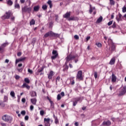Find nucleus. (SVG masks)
<instances>
[{
    "label": "nucleus",
    "instance_id": "0e129e2a",
    "mask_svg": "<svg viewBox=\"0 0 126 126\" xmlns=\"http://www.w3.org/2000/svg\"><path fill=\"white\" fill-rule=\"evenodd\" d=\"M21 55H22L21 52H18V53H17V56H18V57H20V56H21Z\"/></svg>",
    "mask_w": 126,
    "mask_h": 126
},
{
    "label": "nucleus",
    "instance_id": "393cba45",
    "mask_svg": "<svg viewBox=\"0 0 126 126\" xmlns=\"http://www.w3.org/2000/svg\"><path fill=\"white\" fill-rule=\"evenodd\" d=\"M10 95L12 97V98H13L14 99H15V93H14V91H12L10 92Z\"/></svg>",
    "mask_w": 126,
    "mask_h": 126
},
{
    "label": "nucleus",
    "instance_id": "dca6fc26",
    "mask_svg": "<svg viewBox=\"0 0 126 126\" xmlns=\"http://www.w3.org/2000/svg\"><path fill=\"white\" fill-rule=\"evenodd\" d=\"M102 125L103 126H111V122H110V121H104L103 122Z\"/></svg>",
    "mask_w": 126,
    "mask_h": 126
},
{
    "label": "nucleus",
    "instance_id": "680f3d73",
    "mask_svg": "<svg viewBox=\"0 0 126 126\" xmlns=\"http://www.w3.org/2000/svg\"><path fill=\"white\" fill-rule=\"evenodd\" d=\"M61 96H62V97H63L64 96V92H61Z\"/></svg>",
    "mask_w": 126,
    "mask_h": 126
},
{
    "label": "nucleus",
    "instance_id": "7c9ffc66",
    "mask_svg": "<svg viewBox=\"0 0 126 126\" xmlns=\"http://www.w3.org/2000/svg\"><path fill=\"white\" fill-rule=\"evenodd\" d=\"M24 81L26 82V83H28V84L30 83V80H29V78H25L24 79Z\"/></svg>",
    "mask_w": 126,
    "mask_h": 126
},
{
    "label": "nucleus",
    "instance_id": "20e7f679",
    "mask_svg": "<svg viewBox=\"0 0 126 126\" xmlns=\"http://www.w3.org/2000/svg\"><path fill=\"white\" fill-rule=\"evenodd\" d=\"M12 15V12H11V11H9L8 12H6L5 14L2 17V19H9V17Z\"/></svg>",
    "mask_w": 126,
    "mask_h": 126
},
{
    "label": "nucleus",
    "instance_id": "774afa93",
    "mask_svg": "<svg viewBox=\"0 0 126 126\" xmlns=\"http://www.w3.org/2000/svg\"><path fill=\"white\" fill-rule=\"evenodd\" d=\"M75 126H78V122H76L74 123Z\"/></svg>",
    "mask_w": 126,
    "mask_h": 126
},
{
    "label": "nucleus",
    "instance_id": "b1692460",
    "mask_svg": "<svg viewBox=\"0 0 126 126\" xmlns=\"http://www.w3.org/2000/svg\"><path fill=\"white\" fill-rule=\"evenodd\" d=\"M32 97H37V93L35 91H32L31 93Z\"/></svg>",
    "mask_w": 126,
    "mask_h": 126
},
{
    "label": "nucleus",
    "instance_id": "f3484780",
    "mask_svg": "<svg viewBox=\"0 0 126 126\" xmlns=\"http://www.w3.org/2000/svg\"><path fill=\"white\" fill-rule=\"evenodd\" d=\"M70 16V12H66L64 15H63L64 18H69Z\"/></svg>",
    "mask_w": 126,
    "mask_h": 126
},
{
    "label": "nucleus",
    "instance_id": "0eeeda50",
    "mask_svg": "<svg viewBox=\"0 0 126 126\" xmlns=\"http://www.w3.org/2000/svg\"><path fill=\"white\" fill-rule=\"evenodd\" d=\"M22 12H28L30 13L31 12V7H28V6H26L22 8Z\"/></svg>",
    "mask_w": 126,
    "mask_h": 126
},
{
    "label": "nucleus",
    "instance_id": "f257e3e1",
    "mask_svg": "<svg viewBox=\"0 0 126 126\" xmlns=\"http://www.w3.org/2000/svg\"><path fill=\"white\" fill-rule=\"evenodd\" d=\"M106 50L107 53L109 54H112L114 51H116V45L115 43H112L111 47L109 46H107L106 47Z\"/></svg>",
    "mask_w": 126,
    "mask_h": 126
},
{
    "label": "nucleus",
    "instance_id": "e433bc0d",
    "mask_svg": "<svg viewBox=\"0 0 126 126\" xmlns=\"http://www.w3.org/2000/svg\"><path fill=\"white\" fill-rule=\"evenodd\" d=\"M108 45L109 46H110V44H113V40L111 39H108Z\"/></svg>",
    "mask_w": 126,
    "mask_h": 126
},
{
    "label": "nucleus",
    "instance_id": "412c9836",
    "mask_svg": "<svg viewBox=\"0 0 126 126\" xmlns=\"http://www.w3.org/2000/svg\"><path fill=\"white\" fill-rule=\"evenodd\" d=\"M8 45H9V43L6 42H6L2 43L1 46L2 47V48L4 49V48H5V47H7V46H8Z\"/></svg>",
    "mask_w": 126,
    "mask_h": 126
},
{
    "label": "nucleus",
    "instance_id": "c756f323",
    "mask_svg": "<svg viewBox=\"0 0 126 126\" xmlns=\"http://www.w3.org/2000/svg\"><path fill=\"white\" fill-rule=\"evenodd\" d=\"M61 79V77L58 76L56 79V84H58V82H60V80Z\"/></svg>",
    "mask_w": 126,
    "mask_h": 126
},
{
    "label": "nucleus",
    "instance_id": "473e14b6",
    "mask_svg": "<svg viewBox=\"0 0 126 126\" xmlns=\"http://www.w3.org/2000/svg\"><path fill=\"white\" fill-rule=\"evenodd\" d=\"M51 36H54V37H58L59 34L54 33L53 32H52Z\"/></svg>",
    "mask_w": 126,
    "mask_h": 126
},
{
    "label": "nucleus",
    "instance_id": "13d9d810",
    "mask_svg": "<svg viewBox=\"0 0 126 126\" xmlns=\"http://www.w3.org/2000/svg\"><path fill=\"white\" fill-rule=\"evenodd\" d=\"M26 101V99H25V98H23L22 99V102L23 103H25Z\"/></svg>",
    "mask_w": 126,
    "mask_h": 126
},
{
    "label": "nucleus",
    "instance_id": "2eb2a0df",
    "mask_svg": "<svg viewBox=\"0 0 126 126\" xmlns=\"http://www.w3.org/2000/svg\"><path fill=\"white\" fill-rule=\"evenodd\" d=\"M116 81H117V77L116 76V75H115V74H112V78H111L112 82H116Z\"/></svg>",
    "mask_w": 126,
    "mask_h": 126
},
{
    "label": "nucleus",
    "instance_id": "5fc2aeb1",
    "mask_svg": "<svg viewBox=\"0 0 126 126\" xmlns=\"http://www.w3.org/2000/svg\"><path fill=\"white\" fill-rule=\"evenodd\" d=\"M10 19L11 21H14L15 17H14V16H11Z\"/></svg>",
    "mask_w": 126,
    "mask_h": 126
},
{
    "label": "nucleus",
    "instance_id": "a18cd8bd",
    "mask_svg": "<svg viewBox=\"0 0 126 126\" xmlns=\"http://www.w3.org/2000/svg\"><path fill=\"white\" fill-rule=\"evenodd\" d=\"M122 11H123V12H126V6H124L122 8Z\"/></svg>",
    "mask_w": 126,
    "mask_h": 126
},
{
    "label": "nucleus",
    "instance_id": "3c124183",
    "mask_svg": "<svg viewBox=\"0 0 126 126\" xmlns=\"http://www.w3.org/2000/svg\"><path fill=\"white\" fill-rule=\"evenodd\" d=\"M17 70H18V71H19V72H22V71L23 70V69L22 68H18Z\"/></svg>",
    "mask_w": 126,
    "mask_h": 126
},
{
    "label": "nucleus",
    "instance_id": "603ef678",
    "mask_svg": "<svg viewBox=\"0 0 126 126\" xmlns=\"http://www.w3.org/2000/svg\"><path fill=\"white\" fill-rule=\"evenodd\" d=\"M94 76L95 78H97V77H98V74L97 73V72H94Z\"/></svg>",
    "mask_w": 126,
    "mask_h": 126
},
{
    "label": "nucleus",
    "instance_id": "9b49d317",
    "mask_svg": "<svg viewBox=\"0 0 126 126\" xmlns=\"http://www.w3.org/2000/svg\"><path fill=\"white\" fill-rule=\"evenodd\" d=\"M27 58L26 57H21L18 59L16 60L15 63H19V62H24L25 60H26Z\"/></svg>",
    "mask_w": 126,
    "mask_h": 126
},
{
    "label": "nucleus",
    "instance_id": "c85d7f7f",
    "mask_svg": "<svg viewBox=\"0 0 126 126\" xmlns=\"http://www.w3.org/2000/svg\"><path fill=\"white\" fill-rule=\"evenodd\" d=\"M30 25H35V20L34 19H32V20L30 22Z\"/></svg>",
    "mask_w": 126,
    "mask_h": 126
},
{
    "label": "nucleus",
    "instance_id": "9d476101",
    "mask_svg": "<svg viewBox=\"0 0 126 126\" xmlns=\"http://www.w3.org/2000/svg\"><path fill=\"white\" fill-rule=\"evenodd\" d=\"M52 55L53 56L51 57L52 60H56V59H57V58H58V56H59V54L56 50L53 51Z\"/></svg>",
    "mask_w": 126,
    "mask_h": 126
},
{
    "label": "nucleus",
    "instance_id": "ddd939ff",
    "mask_svg": "<svg viewBox=\"0 0 126 126\" xmlns=\"http://www.w3.org/2000/svg\"><path fill=\"white\" fill-rule=\"evenodd\" d=\"M115 63H116V58L113 57L112 58L109 62V64L111 65H113V64H115Z\"/></svg>",
    "mask_w": 126,
    "mask_h": 126
},
{
    "label": "nucleus",
    "instance_id": "f03ea898",
    "mask_svg": "<svg viewBox=\"0 0 126 126\" xmlns=\"http://www.w3.org/2000/svg\"><path fill=\"white\" fill-rule=\"evenodd\" d=\"M2 119L3 121L6 122V123H11L13 120L11 116L6 114L3 116Z\"/></svg>",
    "mask_w": 126,
    "mask_h": 126
},
{
    "label": "nucleus",
    "instance_id": "ea45409f",
    "mask_svg": "<svg viewBox=\"0 0 126 126\" xmlns=\"http://www.w3.org/2000/svg\"><path fill=\"white\" fill-rule=\"evenodd\" d=\"M61 99H62V97L61 96V94H58L57 95V100L58 101H60V100H61Z\"/></svg>",
    "mask_w": 126,
    "mask_h": 126
},
{
    "label": "nucleus",
    "instance_id": "a19ab883",
    "mask_svg": "<svg viewBox=\"0 0 126 126\" xmlns=\"http://www.w3.org/2000/svg\"><path fill=\"white\" fill-rule=\"evenodd\" d=\"M4 51V48H3L2 47L0 46V53H3Z\"/></svg>",
    "mask_w": 126,
    "mask_h": 126
},
{
    "label": "nucleus",
    "instance_id": "4be33fe9",
    "mask_svg": "<svg viewBox=\"0 0 126 126\" xmlns=\"http://www.w3.org/2000/svg\"><path fill=\"white\" fill-rule=\"evenodd\" d=\"M78 18L76 17H71L68 19L69 21H71V20H78Z\"/></svg>",
    "mask_w": 126,
    "mask_h": 126
},
{
    "label": "nucleus",
    "instance_id": "7ed1b4c3",
    "mask_svg": "<svg viewBox=\"0 0 126 126\" xmlns=\"http://www.w3.org/2000/svg\"><path fill=\"white\" fill-rule=\"evenodd\" d=\"M74 59H75V56H73L71 54H69L65 58V60H66L65 63H68L69 62L72 61V60H74Z\"/></svg>",
    "mask_w": 126,
    "mask_h": 126
},
{
    "label": "nucleus",
    "instance_id": "338daca9",
    "mask_svg": "<svg viewBox=\"0 0 126 126\" xmlns=\"http://www.w3.org/2000/svg\"><path fill=\"white\" fill-rule=\"evenodd\" d=\"M21 126H25V124L23 122H21Z\"/></svg>",
    "mask_w": 126,
    "mask_h": 126
},
{
    "label": "nucleus",
    "instance_id": "58836bf2",
    "mask_svg": "<svg viewBox=\"0 0 126 126\" xmlns=\"http://www.w3.org/2000/svg\"><path fill=\"white\" fill-rule=\"evenodd\" d=\"M44 114H45V111H44V110H41L40 111V116H44Z\"/></svg>",
    "mask_w": 126,
    "mask_h": 126
},
{
    "label": "nucleus",
    "instance_id": "4d7b16f0",
    "mask_svg": "<svg viewBox=\"0 0 126 126\" xmlns=\"http://www.w3.org/2000/svg\"><path fill=\"white\" fill-rule=\"evenodd\" d=\"M49 27L51 28V27H53V22H51L49 23Z\"/></svg>",
    "mask_w": 126,
    "mask_h": 126
},
{
    "label": "nucleus",
    "instance_id": "cd10ccee",
    "mask_svg": "<svg viewBox=\"0 0 126 126\" xmlns=\"http://www.w3.org/2000/svg\"><path fill=\"white\" fill-rule=\"evenodd\" d=\"M47 3L49 4L50 8H52V7H53V4L52 3V1L51 0H49Z\"/></svg>",
    "mask_w": 126,
    "mask_h": 126
},
{
    "label": "nucleus",
    "instance_id": "864d4df0",
    "mask_svg": "<svg viewBox=\"0 0 126 126\" xmlns=\"http://www.w3.org/2000/svg\"><path fill=\"white\" fill-rule=\"evenodd\" d=\"M30 110H31V111H33L34 110V106L31 105V106H30Z\"/></svg>",
    "mask_w": 126,
    "mask_h": 126
},
{
    "label": "nucleus",
    "instance_id": "6e6d98bb",
    "mask_svg": "<svg viewBox=\"0 0 126 126\" xmlns=\"http://www.w3.org/2000/svg\"><path fill=\"white\" fill-rule=\"evenodd\" d=\"M29 119V117L28 116H26L25 117V120L26 121H28Z\"/></svg>",
    "mask_w": 126,
    "mask_h": 126
},
{
    "label": "nucleus",
    "instance_id": "4468645a",
    "mask_svg": "<svg viewBox=\"0 0 126 126\" xmlns=\"http://www.w3.org/2000/svg\"><path fill=\"white\" fill-rule=\"evenodd\" d=\"M22 88H27L28 90H29L30 89V87L28 84H27L26 83H24L23 85L22 86Z\"/></svg>",
    "mask_w": 126,
    "mask_h": 126
},
{
    "label": "nucleus",
    "instance_id": "f8f14e48",
    "mask_svg": "<svg viewBox=\"0 0 126 126\" xmlns=\"http://www.w3.org/2000/svg\"><path fill=\"white\" fill-rule=\"evenodd\" d=\"M54 76V71H50L49 74H48V78L49 79H52Z\"/></svg>",
    "mask_w": 126,
    "mask_h": 126
},
{
    "label": "nucleus",
    "instance_id": "09e8293b",
    "mask_svg": "<svg viewBox=\"0 0 126 126\" xmlns=\"http://www.w3.org/2000/svg\"><path fill=\"white\" fill-rule=\"evenodd\" d=\"M117 26L116 25V22H114L113 25L112 26V28H116Z\"/></svg>",
    "mask_w": 126,
    "mask_h": 126
},
{
    "label": "nucleus",
    "instance_id": "a211bd4d",
    "mask_svg": "<svg viewBox=\"0 0 126 126\" xmlns=\"http://www.w3.org/2000/svg\"><path fill=\"white\" fill-rule=\"evenodd\" d=\"M49 36H52V32H49L45 33L43 36V38H47Z\"/></svg>",
    "mask_w": 126,
    "mask_h": 126
},
{
    "label": "nucleus",
    "instance_id": "37998d69",
    "mask_svg": "<svg viewBox=\"0 0 126 126\" xmlns=\"http://www.w3.org/2000/svg\"><path fill=\"white\" fill-rule=\"evenodd\" d=\"M96 46H97V47H98L99 48H101V47H102V44L100 43H96Z\"/></svg>",
    "mask_w": 126,
    "mask_h": 126
},
{
    "label": "nucleus",
    "instance_id": "a878e982",
    "mask_svg": "<svg viewBox=\"0 0 126 126\" xmlns=\"http://www.w3.org/2000/svg\"><path fill=\"white\" fill-rule=\"evenodd\" d=\"M39 9H40V6L39 5L35 6L33 7L34 11H35V12L39 11Z\"/></svg>",
    "mask_w": 126,
    "mask_h": 126
},
{
    "label": "nucleus",
    "instance_id": "6ab92c4d",
    "mask_svg": "<svg viewBox=\"0 0 126 126\" xmlns=\"http://www.w3.org/2000/svg\"><path fill=\"white\" fill-rule=\"evenodd\" d=\"M122 14L121 13H119L118 16L116 17V20L119 22V21H121L122 20Z\"/></svg>",
    "mask_w": 126,
    "mask_h": 126
},
{
    "label": "nucleus",
    "instance_id": "69168bd1",
    "mask_svg": "<svg viewBox=\"0 0 126 126\" xmlns=\"http://www.w3.org/2000/svg\"><path fill=\"white\" fill-rule=\"evenodd\" d=\"M0 125L2 126H6V124H5V123H2L0 124Z\"/></svg>",
    "mask_w": 126,
    "mask_h": 126
},
{
    "label": "nucleus",
    "instance_id": "aec40b11",
    "mask_svg": "<svg viewBox=\"0 0 126 126\" xmlns=\"http://www.w3.org/2000/svg\"><path fill=\"white\" fill-rule=\"evenodd\" d=\"M6 3L7 5H9V6H11L13 4V2L11 0H6Z\"/></svg>",
    "mask_w": 126,
    "mask_h": 126
},
{
    "label": "nucleus",
    "instance_id": "1a4fd4ad",
    "mask_svg": "<svg viewBox=\"0 0 126 126\" xmlns=\"http://www.w3.org/2000/svg\"><path fill=\"white\" fill-rule=\"evenodd\" d=\"M51 121V119L49 118H45L44 119V123L45 126H51V124H50V122Z\"/></svg>",
    "mask_w": 126,
    "mask_h": 126
},
{
    "label": "nucleus",
    "instance_id": "bf43d9fd",
    "mask_svg": "<svg viewBox=\"0 0 126 126\" xmlns=\"http://www.w3.org/2000/svg\"><path fill=\"white\" fill-rule=\"evenodd\" d=\"M44 70V68H41V69H38V72H42Z\"/></svg>",
    "mask_w": 126,
    "mask_h": 126
},
{
    "label": "nucleus",
    "instance_id": "5701e85b",
    "mask_svg": "<svg viewBox=\"0 0 126 126\" xmlns=\"http://www.w3.org/2000/svg\"><path fill=\"white\" fill-rule=\"evenodd\" d=\"M31 102L33 105H36V103H37V99L36 98H32L31 99Z\"/></svg>",
    "mask_w": 126,
    "mask_h": 126
},
{
    "label": "nucleus",
    "instance_id": "49530a36",
    "mask_svg": "<svg viewBox=\"0 0 126 126\" xmlns=\"http://www.w3.org/2000/svg\"><path fill=\"white\" fill-rule=\"evenodd\" d=\"M74 38L76 39V40H78L79 39V36H78V35H75L74 36Z\"/></svg>",
    "mask_w": 126,
    "mask_h": 126
},
{
    "label": "nucleus",
    "instance_id": "bb28decb",
    "mask_svg": "<svg viewBox=\"0 0 126 126\" xmlns=\"http://www.w3.org/2000/svg\"><path fill=\"white\" fill-rule=\"evenodd\" d=\"M102 20H103V17L100 16L98 19H97L96 21V23H100L102 22Z\"/></svg>",
    "mask_w": 126,
    "mask_h": 126
},
{
    "label": "nucleus",
    "instance_id": "79ce46f5",
    "mask_svg": "<svg viewBox=\"0 0 126 126\" xmlns=\"http://www.w3.org/2000/svg\"><path fill=\"white\" fill-rule=\"evenodd\" d=\"M21 114L23 116H25V115L26 114V111H25V110H23V111H21Z\"/></svg>",
    "mask_w": 126,
    "mask_h": 126
},
{
    "label": "nucleus",
    "instance_id": "c9c22d12",
    "mask_svg": "<svg viewBox=\"0 0 126 126\" xmlns=\"http://www.w3.org/2000/svg\"><path fill=\"white\" fill-rule=\"evenodd\" d=\"M111 5H115V1L114 0H109Z\"/></svg>",
    "mask_w": 126,
    "mask_h": 126
},
{
    "label": "nucleus",
    "instance_id": "6e6552de",
    "mask_svg": "<svg viewBox=\"0 0 126 126\" xmlns=\"http://www.w3.org/2000/svg\"><path fill=\"white\" fill-rule=\"evenodd\" d=\"M126 93V87H123V88L120 89L119 91V94H118L119 96H123V95H125Z\"/></svg>",
    "mask_w": 126,
    "mask_h": 126
},
{
    "label": "nucleus",
    "instance_id": "39448f33",
    "mask_svg": "<svg viewBox=\"0 0 126 126\" xmlns=\"http://www.w3.org/2000/svg\"><path fill=\"white\" fill-rule=\"evenodd\" d=\"M76 79H78V80H79V81L83 80V76H82V71L79 70V71H78L76 76Z\"/></svg>",
    "mask_w": 126,
    "mask_h": 126
},
{
    "label": "nucleus",
    "instance_id": "2f4dec72",
    "mask_svg": "<svg viewBox=\"0 0 126 126\" xmlns=\"http://www.w3.org/2000/svg\"><path fill=\"white\" fill-rule=\"evenodd\" d=\"M7 100H8V96L4 95L3 98V102H7Z\"/></svg>",
    "mask_w": 126,
    "mask_h": 126
},
{
    "label": "nucleus",
    "instance_id": "c03bdc74",
    "mask_svg": "<svg viewBox=\"0 0 126 126\" xmlns=\"http://www.w3.org/2000/svg\"><path fill=\"white\" fill-rule=\"evenodd\" d=\"M113 24V21H111L108 23L107 25L108 26H111Z\"/></svg>",
    "mask_w": 126,
    "mask_h": 126
},
{
    "label": "nucleus",
    "instance_id": "de8ad7c7",
    "mask_svg": "<svg viewBox=\"0 0 126 126\" xmlns=\"http://www.w3.org/2000/svg\"><path fill=\"white\" fill-rule=\"evenodd\" d=\"M28 71L31 74H32V73H33V70H31L30 69H28Z\"/></svg>",
    "mask_w": 126,
    "mask_h": 126
},
{
    "label": "nucleus",
    "instance_id": "f704fd0d",
    "mask_svg": "<svg viewBox=\"0 0 126 126\" xmlns=\"http://www.w3.org/2000/svg\"><path fill=\"white\" fill-rule=\"evenodd\" d=\"M55 123L56 125H58V124H59V119H58V117L55 118Z\"/></svg>",
    "mask_w": 126,
    "mask_h": 126
},
{
    "label": "nucleus",
    "instance_id": "052dcab7",
    "mask_svg": "<svg viewBox=\"0 0 126 126\" xmlns=\"http://www.w3.org/2000/svg\"><path fill=\"white\" fill-rule=\"evenodd\" d=\"M20 78V76H19V75H16L15 76V79L18 80Z\"/></svg>",
    "mask_w": 126,
    "mask_h": 126
},
{
    "label": "nucleus",
    "instance_id": "e2e57ef3",
    "mask_svg": "<svg viewBox=\"0 0 126 126\" xmlns=\"http://www.w3.org/2000/svg\"><path fill=\"white\" fill-rule=\"evenodd\" d=\"M93 11V9L92 8H90L89 12L91 14Z\"/></svg>",
    "mask_w": 126,
    "mask_h": 126
},
{
    "label": "nucleus",
    "instance_id": "72a5a7b5",
    "mask_svg": "<svg viewBox=\"0 0 126 126\" xmlns=\"http://www.w3.org/2000/svg\"><path fill=\"white\" fill-rule=\"evenodd\" d=\"M15 8H18V9H19V8H20V5H19V4H18L17 3H15Z\"/></svg>",
    "mask_w": 126,
    "mask_h": 126
},
{
    "label": "nucleus",
    "instance_id": "423d86ee",
    "mask_svg": "<svg viewBox=\"0 0 126 126\" xmlns=\"http://www.w3.org/2000/svg\"><path fill=\"white\" fill-rule=\"evenodd\" d=\"M72 102H73V106L75 107L76 105H77V103L80 101V97H76V98H73L72 99Z\"/></svg>",
    "mask_w": 126,
    "mask_h": 126
},
{
    "label": "nucleus",
    "instance_id": "8fccbe9b",
    "mask_svg": "<svg viewBox=\"0 0 126 126\" xmlns=\"http://www.w3.org/2000/svg\"><path fill=\"white\" fill-rule=\"evenodd\" d=\"M50 104H51V108H54V102L53 101H50Z\"/></svg>",
    "mask_w": 126,
    "mask_h": 126
},
{
    "label": "nucleus",
    "instance_id": "4c0bfd02",
    "mask_svg": "<svg viewBox=\"0 0 126 126\" xmlns=\"http://www.w3.org/2000/svg\"><path fill=\"white\" fill-rule=\"evenodd\" d=\"M42 9H43V10H46V9H47V8H48V6H47V5H43L42 6Z\"/></svg>",
    "mask_w": 126,
    "mask_h": 126
}]
</instances>
